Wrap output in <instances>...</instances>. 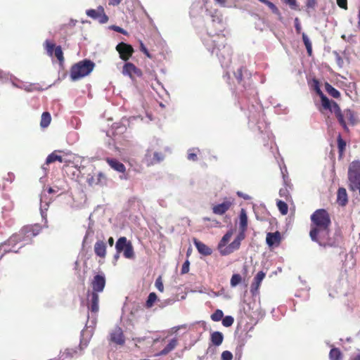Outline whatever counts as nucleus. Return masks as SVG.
I'll return each instance as SVG.
<instances>
[{
  "instance_id": "72a5a7b5",
  "label": "nucleus",
  "mask_w": 360,
  "mask_h": 360,
  "mask_svg": "<svg viewBox=\"0 0 360 360\" xmlns=\"http://www.w3.org/2000/svg\"><path fill=\"white\" fill-rule=\"evenodd\" d=\"M302 39H303L304 44L307 50V53H309V55H311V52H312L311 43L309 37H307V35L305 33L303 32L302 34Z\"/></svg>"
},
{
  "instance_id": "4c0bfd02",
  "label": "nucleus",
  "mask_w": 360,
  "mask_h": 360,
  "mask_svg": "<svg viewBox=\"0 0 360 360\" xmlns=\"http://www.w3.org/2000/svg\"><path fill=\"white\" fill-rule=\"evenodd\" d=\"M223 311L220 309H217L212 315L211 319L214 321H219L223 319Z\"/></svg>"
},
{
  "instance_id": "e2e57ef3",
  "label": "nucleus",
  "mask_w": 360,
  "mask_h": 360,
  "mask_svg": "<svg viewBox=\"0 0 360 360\" xmlns=\"http://www.w3.org/2000/svg\"><path fill=\"white\" fill-rule=\"evenodd\" d=\"M352 360H360V352L359 354H357L356 355H355L354 356V358L352 359Z\"/></svg>"
},
{
  "instance_id": "680f3d73",
  "label": "nucleus",
  "mask_w": 360,
  "mask_h": 360,
  "mask_svg": "<svg viewBox=\"0 0 360 360\" xmlns=\"http://www.w3.org/2000/svg\"><path fill=\"white\" fill-rule=\"evenodd\" d=\"M108 244L110 246H112L113 244H114V239L113 238L110 237L109 239H108Z\"/></svg>"
},
{
  "instance_id": "a19ab883",
  "label": "nucleus",
  "mask_w": 360,
  "mask_h": 360,
  "mask_svg": "<svg viewBox=\"0 0 360 360\" xmlns=\"http://www.w3.org/2000/svg\"><path fill=\"white\" fill-rule=\"evenodd\" d=\"M234 319L231 316H226L222 319V324L225 327H229L233 323Z\"/></svg>"
},
{
  "instance_id": "aec40b11",
  "label": "nucleus",
  "mask_w": 360,
  "mask_h": 360,
  "mask_svg": "<svg viewBox=\"0 0 360 360\" xmlns=\"http://www.w3.org/2000/svg\"><path fill=\"white\" fill-rule=\"evenodd\" d=\"M94 252L100 257H105L106 255V245L102 240L97 241L94 245Z\"/></svg>"
},
{
  "instance_id": "9d476101",
  "label": "nucleus",
  "mask_w": 360,
  "mask_h": 360,
  "mask_svg": "<svg viewBox=\"0 0 360 360\" xmlns=\"http://www.w3.org/2000/svg\"><path fill=\"white\" fill-rule=\"evenodd\" d=\"M116 49L119 52L120 58L124 60H127L134 51L133 48L130 45L123 42L117 44Z\"/></svg>"
},
{
  "instance_id": "3c124183",
  "label": "nucleus",
  "mask_w": 360,
  "mask_h": 360,
  "mask_svg": "<svg viewBox=\"0 0 360 360\" xmlns=\"http://www.w3.org/2000/svg\"><path fill=\"white\" fill-rule=\"evenodd\" d=\"M295 27L297 32L300 33L302 28H301V25H300V21H299V19L297 18H296L295 19Z\"/></svg>"
},
{
  "instance_id": "4d7b16f0",
  "label": "nucleus",
  "mask_w": 360,
  "mask_h": 360,
  "mask_svg": "<svg viewBox=\"0 0 360 360\" xmlns=\"http://www.w3.org/2000/svg\"><path fill=\"white\" fill-rule=\"evenodd\" d=\"M122 0H109V4L112 6H117Z\"/></svg>"
},
{
  "instance_id": "a878e982",
  "label": "nucleus",
  "mask_w": 360,
  "mask_h": 360,
  "mask_svg": "<svg viewBox=\"0 0 360 360\" xmlns=\"http://www.w3.org/2000/svg\"><path fill=\"white\" fill-rule=\"evenodd\" d=\"M223 340V334L220 332L216 331L211 335L212 342L216 346H219L222 343Z\"/></svg>"
},
{
  "instance_id": "bf43d9fd",
  "label": "nucleus",
  "mask_w": 360,
  "mask_h": 360,
  "mask_svg": "<svg viewBox=\"0 0 360 360\" xmlns=\"http://www.w3.org/2000/svg\"><path fill=\"white\" fill-rule=\"evenodd\" d=\"M47 207H48V204H45L44 205H43L41 203V216H42V217H44V212H43V209L46 210V209H47Z\"/></svg>"
},
{
  "instance_id": "1a4fd4ad",
  "label": "nucleus",
  "mask_w": 360,
  "mask_h": 360,
  "mask_svg": "<svg viewBox=\"0 0 360 360\" xmlns=\"http://www.w3.org/2000/svg\"><path fill=\"white\" fill-rule=\"evenodd\" d=\"M233 201L234 200L232 198H226L221 203L214 205L212 207V212L215 214L221 215L229 210L233 204Z\"/></svg>"
},
{
  "instance_id": "b1692460",
  "label": "nucleus",
  "mask_w": 360,
  "mask_h": 360,
  "mask_svg": "<svg viewBox=\"0 0 360 360\" xmlns=\"http://www.w3.org/2000/svg\"><path fill=\"white\" fill-rule=\"evenodd\" d=\"M107 162L113 169L119 172H124L125 171V167L122 162L114 159H108Z\"/></svg>"
},
{
  "instance_id": "4be33fe9",
  "label": "nucleus",
  "mask_w": 360,
  "mask_h": 360,
  "mask_svg": "<svg viewBox=\"0 0 360 360\" xmlns=\"http://www.w3.org/2000/svg\"><path fill=\"white\" fill-rule=\"evenodd\" d=\"M27 231L25 232V241L32 238V237L36 236L40 231L39 227L37 225L31 227H24L22 229H27Z\"/></svg>"
},
{
  "instance_id": "393cba45",
  "label": "nucleus",
  "mask_w": 360,
  "mask_h": 360,
  "mask_svg": "<svg viewBox=\"0 0 360 360\" xmlns=\"http://www.w3.org/2000/svg\"><path fill=\"white\" fill-rule=\"evenodd\" d=\"M177 345V340L172 339L167 345L159 353V355H165L172 351Z\"/></svg>"
},
{
  "instance_id": "ea45409f",
  "label": "nucleus",
  "mask_w": 360,
  "mask_h": 360,
  "mask_svg": "<svg viewBox=\"0 0 360 360\" xmlns=\"http://www.w3.org/2000/svg\"><path fill=\"white\" fill-rule=\"evenodd\" d=\"M53 54L60 63L63 61V53L60 46H56Z\"/></svg>"
},
{
  "instance_id": "c756f323",
  "label": "nucleus",
  "mask_w": 360,
  "mask_h": 360,
  "mask_svg": "<svg viewBox=\"0 0 360 360\" xmlns=\"http://www.w3.org/2000/svg\"><path fill=\"white\" fill-rule=\"evenodd\" d=\"M233 235V231L231 230L229 231H228L221 238V240H220L219 245H218V249L219 250L220 248H223L224 246H225L227 243L230 240L231 236Z\"/></svg>"
},
{
  "instance_id": "2f4dec72",
  "label": "nucleus",
  "mask_w": 360,
  "mask_h": 360,
  "mask_svg": "<svg viewBox=\"0 0 360 360\" xmlns=\"http://www.w3.org/2000/svg\"><path fill=\"white\" fill-rule=\"evenodd\" d=\"M260 2L266 4L271 10V11L275 13L276 15H280V11L278 9V8L271 3L269 0H259Z\"/></svg>"
},
{
  "instance_id": "f3484780",
  "label": "nucleus",
  "mask_w": 360,
  "mask_h": 360,
  "mask_svg": "<svg viewBox=\"0 0 360 360\" xmlns=\"http://www.w3.org/2000/svg\"><path fill=\"white\" fill-rule=\"evenodd\" d=\"M240 245L238 242H236L234 240L232 243L227 245V244L223 248L219 250L220 254L221 255H229L233 252L238 250L240 248Z\"/></svg>"
},
{
  "instance_id": "c9c22d12",
  "label": "nucleus",
  "mask_w": 360,
  "mask_h": 360,
  "mask_svg": "<svg viewBox=\"0 0 360 360\" xmlns=\"http://www.w3.org/2000/svg\"><path fill=\"white\" fill-rule=\"evenodd\" d=\"M277 207L282 214H286L288 211V205L281 200L277 202Z\"/></svg>"
},
{
  "instance_id": "6ab92c4d",
  "label": "nucleus",
  "mask_w": 360,
  "mask_h": 360,
  "mask_svg": "<svg viewBox=\"0 0 360 360\" xmlns=\"http://www.w3.org/2000/svg\"><path fill=\"white\" fill-rule=\"evenodd\" d=\"M77 351L76 349H66L63 352H60L58 358L49 359V360H66L71 359L77 355Z\"/></svg>"
},
{
  "instance_id": "58836bf2",
  "label": "nucleus",
  "mask_w": 360,
  "mask_h": 360,
  "mask_svg": "<svg viewBox=\"0 0 360 360\" xmlns=\"http://www.w3.org/2000/svg\"><path fill=\"white\" fill-rule=\"evenodd\" d=\"M46 50L49 56H53L54 53V49L56 48L55 45L51 43L49 41H46L45 42Z\"/></svg>"
},
{
  "instance_id": "39448f33",
  "label": "nucleus",
  "mask_w": 360,
  "mask_h": 360,
  "mask_svg": "<svg viewBox=\"0 0 360 360\" xmlns=\"http://www.w3.org/2000/svg\"><path fill=\"white\" fill-rule=\"evenodd\" d=\"M348 181L349 188L354 191L355 188L360 184V161L355 160L349 164L348 168Z\"/></svg>"
},
{
  "instance_id": "a211bd4d",
  "label": "nucleus",
  "mask_w": 360,
  "mask_h": 360,
  "mask_svg": "<svg viewBox=\"0 0 360 360\" xmlns=\"http://www.w3.org/2000/svg\"><path fill=\"white\" fill-rule=\"evenodd\" d=\"M266 241L269 247L278 246L281 242V234L276 231L275 233H268L266 234Z\"/></svg>"
},
{
  "instance_id": "864d4df0",
  "label": "nucleus",
  "mask_w": 360,
  "mask_h": 360,
  "mask_svg": "<svg viewBox=\"0 0 360 360\" xmlns=\"http://www.w3.org/2000/svg\"><path fill=\"white\" fill-rule=\"evenodd\" d=\"M338 147L340 151H342L345 147V143L341 139H338Z\"/></svg>"
},
{
  "instance_id": "dca6fc26",
  "label": "nucleus",
  "mask_w": 360,
  "mask_h": 360,
  "mask_svg": "<svg viewBox=\"0 0 360 360\" xmlns=\"http://www.w3.org/2000/svg\"><path fill=\"white\" fill-rule=\"evenodd\" d=\"M58 153H61V151L60 150H55L54 152H53L52 153L49 155L46 160V164L49 165L55 161H58L60 162H64L66 165H68V162H70L71 161L70 159H66L61 155H58L57 154Z\"/></svg>"
},
{
  "instance_id": "f8f14e48",
  "label": "nucleus",
  "mask_w": 360,
  "mask_h": 360,
  "mask_svg": "<svg viewBox=\"0 0 360 360\" xmlns=\"http://www.w3.org/2000/svg\"><path fill=\"white\" fill-rule=\"evenodd\" d=\"M110 341L120 345L124 344L125 338L122 330L119 327H115L110 333Z\"/></svg>"
},
{
  "instance_id": "c03bdc74",
  "label": "nucleus",
  "mask_w": 360,
  "mask_h": 360,
  "mask_svg": "<svg viewBox=\"0 0 360 360\" xmlns=\"http://www.w3.org/2000/svg\"><path fill=\"white\" fill-rule=\"evenodd\" d=\"M284 2L289 5L292 9H297V4L296 0H283Z\"/></svg>"
},
{
  "instance_id": "f704fd0d",
  "label": "nucleus",
  "mask_w": 360,
  "mask_h": 360,
  "mask_svg": "<svg viewBox=\"0 0 360 360\" xmlns=\"http://www.w3.org/2000/svg\"><path fill=\"white\" fill-rule=\"evenodd\" d=\"M326 90L330 96L334 98H338L340 95V92L329 84H326Z\"/></svg>"
},
{
  "instance_id": "20e7f679",
  "label": "nucleus",
  "mask_w": 360,
  "mask_h": 360,
  "mask_svg": "<svg viewBox=\"0 0 360 360\" xmlns=\"http://www.w3.org/2000/svg\"><path fill=\"white\" fill-rule=\"evenodd\" d=\"M99 297L95 292H89L87 295V307L91 312L88 316L87 323H91L89 326H94L96 323V315L99 310L98 306Z\"/></svg>"
},
{
  "instance_id": "7c9ffc66",
  "label": "nucleus",
  "mask_w": 360,
  "mask_h": 360,
  "mask_svg": "<svg viewBox=\"0 0 360 360\" xmlns=\"http://www.w3.org/2000/svg\"><path fill=\"white\" fill-rule=\"evenodd\" d=\"M264 277H265V274L263 271L258 272L254 278V282L252 283V286H255L256 288H258L260 285L261 282L264 278Z\"/></svg>"
},
{
  "instance_id": "bb28decb",
  "label": "nucleus",
  "mask_w": 360,
  "mask_h": 360,
  "mask_svg": "<svg viewBox=\"0 0 360 360\" xmlns=\"http://www.w3.org/2000/svg\"><path fill=\"white\" fill-rule=\"evenodd\" d=\"M239 224L240 230L245 231L248 226V217L244 209L240 210Z\"/></svg>"
},
{
  "instance_id": "7ed1b4c3",
  "label": "nucleus",
  "mask_w": 360,
  "mask_h": 360,
  "mask_svg": "<svg viewBox=\"0 0 360 360\" xmlns=\"http://www.w3.org/2000/svg\"><path fill=\"white\" fill-rule=\"evenodd\" d=\"M315 89L317 92V94L320 96L321 98V105L322 107L324 109H328L330 112H334L335 115L337 116L339 122L344 127H346V124L344 120L343 115L341 113L340 108H339L338 105L333 101H330L321 91L319 86H318V84H316L315 86Z\"/></svg>"
},
{
  "instance_id": "9b49d317",
  "label": "nucleus",
  "mask_w": 360,
  "mask_h": 360,
  "mask_svg": "<svg viewBox=\"0 0 360 360\" xmlns=\"http://www.w3.org/2000/svg\"><path fill=\"white\" fill-rule=\"evenodd\" d=\"M163 159L164 156L162 153L151 150H148L145 156V160L148 165L158 163Z\"/></svg>"
},
{
  "instance_id": "338daca9",
  "label": "nucleus",
  "mask_w": 360,
  "mask_h": 360,
  "mask_svg": "<svg viewBox=\"0 0 360 360\" xmlns=\"http://www.w3.org/2000/svg\"><path fill=\"white\" fill-rule=\"evenodd\" d=\"M236 77H237V79H238V81H240L241 77H242L241 72H239L238 75H236Z\"/></svg>"
},
{
  "instance_id": "f257e3e1",
  "label": "nucleus",
  "mask_w": 360,
  "mask_h": 360,
  "mask_svg": "<svg viewBox=\"0 0 360 360\" xmlns=\"http://www.w3.org/2000/svg\"><path fill=\"white\" fill-rule=\"evenodd\" d=\"M311 221L309 236L311 240L323 247L336 245L335 240L330 236L331 221L326 210L323 209L316 210L311 216Z\"/></svg>"
},
{
  "instance_id": "8fccbe9b",
  "label": "nucleus",
  "mask_w": 360,
  "mask_h": 360,
  "mask_svg": "<svg viewBox=\"0 0 360 360\" xmlns=\"http://www.w3.org/2000/svg\"><path fill=\"white\" fill-rule=\"evenodd\" d=\"M316 4V0H307L306 6L307 8H314Z\"/></svg>"
},
{
  "instance_id": "37998d69",
  "label": "nucleus",
  "mask_w": 360,
  "mask_h": 360,
  "mask_svg": "<svg viewBox=\"0 0 360 360\" xmlns=\"http://www.w3.org/2000/svg\"><path fill=\"white\" fill-rule=\"evenodd\" d=\"M233 354L229 351H224L221 354V360H231Z\"/></svg>"
},
{
  "instance_id": "c85d7f7f",
  "label": "nucleus",
  "mask_w": 360,
  "mask_h": 360,
  "mask_svg": "<svg viewBox=\"0 0 360 360\" xmlns=\"http://www.w3.org/2000/svg\"><path fill=\"white\" fill-rule=\"evenodd\" d=\"M342 352L338 348L331 349L329 353V357L330 360H341L342 359Z\"/></svg>"
},
{
  "instance_id": "5701e85b",
  "label": "nucleus",
  "mask_w": 360,
  "mask_h": 360,
  "mask_svg": "<svg viewBox=\"0 0 360 360\" xmlns=\"http://www.w3.org/2000/svg\"><path fill=\"white\" fill-rule=\"evenodd\" d=\"M337 202L340 205H345L347 202V194L346 189L340 188L338 191Z\"/></svg>"
},
{
  "instance_id": "5fc2aeb1",
  "label": "nucleus",
  "mask_w": 360,
  "mask_h": 360,
  "mask_svg": "<svg viewBox=\"0 0 360 360\" xmlns=\"http://www.w3.org/2000/svg\"><path fill=\"white\" fill-rule=\"evenodd\" d=\"M237 195L239 196V197H241L243 198V199L245 200H250L251 198V197L247 194H245L240 191H238L237 192Z\"/></svg>"
},
{
  "instance_id": "f03ea898",
  "label": "nucleus",
  "mask_w": 360,
  "mask_h": 360,
  "mask_svg": "<svg viewBox=\"0 0 360 360\" xmlns=\"http://www.w3.org/2000/svg\"><path fill=\"white\" fill-rule=\"evenodd\" d=\"M95 64L90 60H83L75 64L70 70V78L72 81L79 80L89 75L94 70Z\"/></svg>"
},
{
  "instance_id": "a18cd8bd",
  "label": "nucleus",
  "mask_w": 360,
  "mask_h": 360,
  "mask_svg": "<svg viewBox=\"0 0 360 360\" xmlns=\"http://www.w3.org/2000/svg\"><path fill=\"white\" fill-rule=\"evenodd\" d=\"M245 231L241 230L240 233L237 236V237L234 239L236 242H238L240 245L241 241L245 238Z\"/></svg>"
},
{
  "instance_id": "de8ad7c7",
  "label": "nucleus",
  "mask_w": 360,
  "mask_h": 360,
  "mask_svg": "<svg viewBox=\"0 0 360 360\" xmlns=\"http://www.w3.org/2000/svg\"><path fill=\"white\" fill-rule=\"evenodd\" d=\"M189 265H190V263L188 260H186L183 266H182V268H181V274H186L189 271Z\"/></svg>"
},
{
  "instance_id": "412c9836",
  "label": "nucleus",
  "mask_w": 360,
  "mask_h": 360,
  "mask_svg": "<svg viewBox=\"0 0 360 360\" xmlns=\"http://www.w3.org/2000/svg\"><path fill=\"white\" fill-rule=\"evenodd\" d=\"M193 242H194L195 246L196 247L197 250H198V252L200 254H202L203 255H210L212 254V249L210 248H209L208 246H207L203 243H202L196 239H195Z\"/></svg>"
},
{
  "instance_id": "cd10ccee",
  "label": "nucleus",
  "mask_w": 360,
  "mask_h": 360,
  "mask_svg": "<svg viewBox=\"0 0 360 360\" xmlns=\"http://www.w3.org/2000/svg\"><path fill=\"white\" fill-rule=\"evenodd\" d=\"M51 120V115L47 112H43L40 122L41 127L43 128L47 127L50 124Z\"/></svg>"
},
{
  "instance_id": "774afa93",
  "label": "nucleus",
  "mask_w": 360,
  "mask_h": 360,
  "mask_svg": "<svg viewBox=\"0 0 360 360\" xmlns=\"http://www.w3.org/2000/svg\"><path fill=\"white\" fill-rule=\"evenodd\" d=\"M49 192L50 193H53V192H54V191L53 190V188H50L49 189Z\"/></svg>"
},
{
  "instance_id": "e433bc0d",
  "label": "nucleus",
  "mask_w": 360,
  "mask_h": 360,
  "mask_svg": "<svg viewBox=\"0 0 360 360\" xmlns=\"http://www.w3.org/2000/svg\"><path fill=\"white\" fill-rule=\"evenodd\" d=\"M242 281V278L240 275L238 274H235L232 276L230 281V284L231 287H236L237 285H238Z\"/></svg>"
},
{
  "instance_id": "4468645a",
  "label": "nucleus",
  "mask_w": 360,
  "mask_h": 360,
  "mask_svg": "<svg viewBox=\"0 0 360 360\" xmlns=\"http://www.w3.org/2000/svg\"><path fill=\"white\" fill-rule=\"evenodd\" d=\"M122 74L132 78L134 75L141 76V71L133 63H127L123 67Z\"/></svg>"
},
{
  "instance_id": "79ce46f5",
  "label": "nucleus",
  "mask_w": 360,
  "mask_h": 360,
  "mask_svg": "<svg viewBox=\"0 0 360 360\" xmlns=\"http://www.w3.org/2000/svg\"><path fill=\"white\" fill-rule=\"evenodd\" d=\"M155 285L157 288V289L158 290H160V292H163L164 291V285H163V283H162V278L160 276H159L156 279Z\"/></svg>"
},
{
  "instance_id": "052dcab7",
  "label": "nucleus",
  "mask_w": 360,
  "mask_h": 360,
  "mask_svg": "<svg viewBox=\"0 0 360 360\" xmlns=\"http://www.w3.org/2000/svg\"><path fill=\"white\" fill-rule=\"evenodd\" d=\"M218 4H219L221 6H224L226 0H215Z\"/></svg>"
},
{
  "instance_id": "423d86ee",
  "label": "nucleus",
  "mask_w": 360,
  "mask_h": 360,
  "mask_svg": "<svg viewBox=\"0 0 360 360\" xmlns=\"http://www.w3.org/2000/svg\"><path fill=\"white\" fill-rule=\"evenodd\" d=\"M26 231H27V229H21L18 233L13 234L6 242L1 245V248H3L4 252H17V250L14 248L15 245L19 242L25 241V236Z\"/></svg>"
},
{
  "instance_id": "0eeeda50",
  "label": "nucleus",
  "mask_w": 360,
  "mask_h": 360,
  "mask_svg": "<svg viewBox=\"0 0 360 360\" xmlns=\"http://www.w3.org/2000/svg\"><path fill=\"white\" fill-rule=\"evenodd\" d=\"M115 248L117 253L123 252V255L127 259L134 258V252L132 244L130 241L127 240L126 237H120L116 244Z\"/></svg>"
},
{
  "instance_id": "13d9d810",
  "label": "nucleus",
  "mask_w": 360,
  "mask_h": 360,
  "mask_svg": "<svg viewBox=\"0 0 360 360\" xmlns=\"http://www.w3.org/2000/svg\"><path fill=\"white\" fill-rule=\"evenodd\" d=\"M8 76H9L8 74H6L0 70V79L8 78Z\"/></svg>"
},
{
  "instance_id": "69168bd1",
  "label": "nucleus",
  "mask_w": 360,
  "mask_h": 360,
  "mask_svg": "<svg viewBox=\"0 0 360 360\" xmlns=\"http://www.w3.org/2000/svg\"><path fill=\"white\" fill-rule=\"evenodd\" d=\"M346 115H347V116H349V117L352 119V112L350 110H347Z\"/></svg>"
},
{
  "instance_id": "6e6d98bb",
  "label": "nucleus",
  "mask_w": 360,
  "mask_h": 360,
  "mask_svg": "<svg viewBox=\"0 0 360 360\" xmlns=\"http://www.w3.org/2000/svg\"><path fill=\"white\" fill-rule=\"evenodd\" d=\"M141 50L148 57L150 58V55L148 53L147 49L145 47L143 43H141Z\"/></svg>"
},
{
  "instance_id": "09e8293b",
  "label": "nucleus",
  "mask_w": 360,
  "mask_h": 360,
  "mask_svg": "<svg viewBox=\"0 0 360 360\" xmlns=\"http://www.w3.org/2000/svg\"><path fill=\"white\" fill-rule=\"evenodd\" d=\"M338 5L344 9L347 8V0H337Z\"/></svg>"
},
{
  "instance_id": "49530a36",
  "label": "nucleus",
  "mask_w": 360,
  "mask_h": 360,
  "mask_svg": "<svg viewBox=\"0 0 360 360\" xmlns=\"http://www.w3.org/2000/svg\"><path fill=\"white\" fill-rule=\"evenodd\" d=\"M109 28L110 30H112L114 31H116L117 32H120V33H122V34H127V32L122 29V27H119V26H116V25H111L109 27Z\"/></svg>"
},
{
  "instance_id": "2eb2a0df",
  "label": "nucleus",
  "mask_w": 360,
  "mask_h": 360,
  "mask_svg": "<svg viewBox=\"0 0 360 360\" xmlns=\"http://www.w3.org/2000/svg\"><path fill=\"white\" fill-rule=\"evenodd\" d=\"M91 285L93 288L92 292H95L96 293L102 292L105 285V280L104 276L101 275H96V276H94Z\"/></svg>"
},
{
  "instance_id": "ddd939ff",
  "label": "nucleus",
  "mask_w": 360,
  "mask_h": 360,
  "mask_svg": "<svg viewBox=\"0 0 360 360\" xmlns=\"http://www.w3.org/2000/svg\"><path fill=\"white\" fill-rule=\"evenodd\" d=\"M106 176L102 172H98L96 174L89 176L87 178V183L91 186L104 185L106 184Z\"/></svg>"
},
{
  "instance_id": "473e14b6",
  "label": "nucleus",
  "mask_w": 360,
  "mask_h": 360,
  "mask_svg": "<svg viewBox=\"0 0 360 360\" xmlns=\"http://www.w3.org/2000/svg\"><path fill=\"white\" fill-rule=\"evenodd\" d=\"M158 300V297L155 292H150L148 297V300L146 302V307L147 308H151L155 301Z\"/></svg>"
},
{
  "instance_id": "6e6552de",
  "label": "nucleus",
  "mask_w": 360,
  "mask_h": 360,
  "mask_svg": "<svg viewBox=\"0 0 360 360\" xmlns=\"http://www.w3.org/2000/svg\"><path fill=\"white\" fill-rule=\"evenodd\" d=\"M86 14L95 20H98L100 23L104 24L108 21V17L104 13L102 6L98 7L97 9H89L86 11Z\"/></svg>"
},
{
  "instance_id": "603ef678",
  "label": "nucleus",
  "mask_w": 360,
  "mask_h": 360,
  "mask_svg": "<svg viewBox=\"0 0 360 360\" xmlns=\"http://www.w3.org/2000/svg\"><path fill=\"white\" fill-rule=\"evenodd\" d=\"M188 159L190 160L195 161L197 159V155L195 153H192L191 150L188 153Z\"/></svg>"
},
{
  "instance_id": "0e129e2a",
  "label": "nucleus",
  "mask_w": 360,
  "mask_h": 360,
  "mask_svg": "<svg viewBox=\"0 0 360 360\" xmlns=\"http://www.w3.org/2000/svg\"><path fill=\"white\" fill-rule=\"evenodd\" d=\"M76 22H77V20H70V25H71V26H75V24H76Z\"/></svg>"
}]
</instances>
